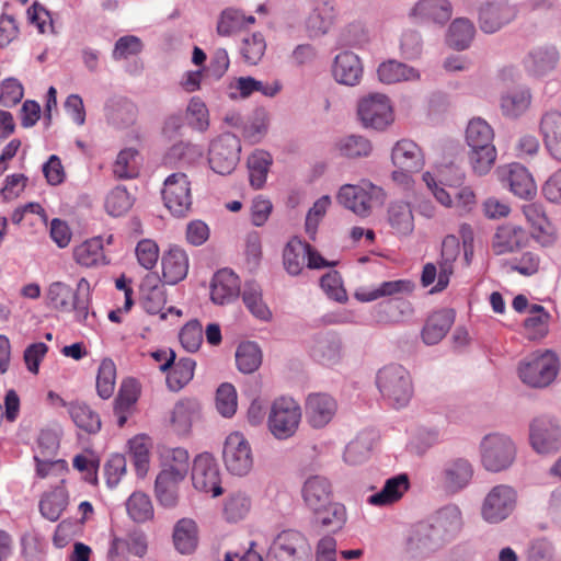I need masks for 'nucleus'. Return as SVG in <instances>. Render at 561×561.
I'll use <instances>...</instances> for the list:
<instances>
[{"label":"nucleus","mask_w":561,"mask_h":561,"mask_svg":"<svg viewBox=\"0 0 561 561\" xmlns=\"http://www.w3.org/2000/svg\"><path fill=\"white\" fill-rule=\"evenodd\" d=\"M341 352V342L335 337H322L313 346V356L322 364H334Z\"/></svg>","instance_id":"774afa93"},{"label":"nucleus","mask_w":561,"mask_h":561,"mask_svg":"<svg viewBox=\"0 0 561 561\" xmlns=\"http://www.w3.org/2000/svg\"><path fill=\"white\" fill-rule=\"evenodd\" d=\"M459 253L460 245L458 239L454 236H447L442 243L438 282L432 288L431 293L443 291L448 286L450 276L454 273V262Z\"/></svg>","instance_id":"c756f323"},{"label":"nucleus","mask_w":561,"mask_h":561,"mask_svg":"<svg viewBox=\"0 0 561 561\" xmlns=\"http://www.w3.org/2000/svg\"><path fill=\"white\" fill-rule=\"evenodd\" d=\"M48 304L56 310L70 311L71 300L75 299L73 289L60 282L53 283L48 288Z\"/></svg>","instance_id":"e2e57ef3"},{"label":"nucleus","mask_w":561,"mask_h":561,"mask_svg":"<svg viewBox=\"0 0 561 561\" xmlns=\"http://www.w3.org/2000/svg\"><path fill=\"white\" fill-rule=\"evenodd\" d=\"M515 16L512 7L505 3H489L481 8L479 13L480 27L485 33H494Z\"/></svg>","instance_id":"2f4dec72"},{"label":"nucleus","mask_w":561,"mask_h":561,"mask_svg":"<svg viewBox=\"0 0 561 561\" xmlns=\"http://www.w3.org/2000/svg\"><path fill=\"white\" fill-rule=\"evenodd\" d=\"M414 289V284L409 279H397L381 283L378 287L370 290H360L356 297L360 301H374L381 297L394 296L398 294H410Z\"/></svg>","instance_id":"37998d69"},{"label":"nucleus","mask_w":561,"mask_h":561,"mask_svg":"<svg viewBox=\"0 0 561 561\" xmlns=\"http://www.w3.org/2000/svg\"><path fill=\"white\" fill-rule=\"evenodd\" d=\"M531 103L528 89H518L504 94L501 99V110L505 116L518 117L524 114Z\"/></svg>","instance_id":"13d9d810"},{"label":"nucleus","mask_w":561,"mask_h":561,"mask_svg":"<svg viewBox=\"0 0 561 561\" xmlns=\"http://www.w3.org/2000/svg\"><path fill=\"white\" fill-rule=\"evenodd\" d=\"M69 414L75 424L89 434H95L101 430L100 415L88 404L82 402H72L68 408Z\"/></svg>","instance_id":"09e8293b"},{"label":"nucleus","mask_w":561,"mask_h":561,"mask_svg":"<svg viewBox=\"0 0 561 561\" xmlns=\"http://www.w3.org/2000/svg\"><path fill=\"white\" fill-rule=\"evenodd\" d=\"M75 261L83 267H98L110 264L104 253L103 240L94 237L83 241L73 249Z\"/></svg>","instance_id":"7c9ffc66"},{"label":"nucleus","mask_w":561,"mask_h":561,"mask_svg":"<svg viewBox=\"0 0 561 561\" xmlns=\"http://www.w3.org/2000/svg\"><path fill=\"white\" fill-rule=\"evenodd\" d=\"M68 505V492L62 486L43 494L39 501V512L42 516L50 522H56L61 516Z\"/></svg>","instance_id":"79ce46f5"},{"label":"nucleus","mask_w":561,"mask_h":561,"mask_svg":"<svg viewBox=\"0 0 561 561\" xmlns=\"http://www.w3.org/2000/svg\"><path fill=\"white\" fill-rule=\"evenodd\" d=\"M239 293L240 280L232 271L224 268L214 275L210 285V298L214 304H230L238 297Z\"/></svg>","instance_id":"393cba45"},{"label":"nucleus","mask_w":561,"mask_h":561,"mask_svg":"<svg viewBox=\"0 0 561 561\" xmlns=\"http://www.w3.org/2000/svg\"><path fill=\"white\" fill-rule=\"evenodd\" d=\"M133 205L131 197L125 187L116 186L106 196L105 209L114 217L126 214Z\"/></svg>","instance_id":"69168bd1"},{"label":"nucleus","mask_w":561,"mask_h":561,"mask_svg":"<svg viewBox=\"0 0 561 561\" xmlns=\"http://www.w3.org/2000/svg\"><path fill=\"white\" fill-rule=\"evenodd\" d=\"M173 542L176 550L182 554L194 552L198 543L196 523L191 518L180 519L173 530Z\"/></svg>","instance_id":"58836bf2"},{"label":"nucleus","mask_w":561,"mask_h":561,"mask_svg":"<svg viewBox=\"0 0 561 561\" xmlns=\"http://www.w3.org/2000/svg\"><path fill=\"white\" fill-rule=\"evenodd\" d=\"M335 148L342 157L362 158L368 157L373 151V145L369 139L360 135H348L341 138Z\"/></svg>","instance_id":"6e6d98bb"},{"label":"nucleus","mask_w":561,"mask_h":561,"mask_svg":"<svg viewBox=\"0 0 561 561\" xmlns=\"http://www.w3.org/2000/svg\"><path fill=\"white\" fill-rule=\"evenodd\" d=\"M128 516L136 523H145L153 517L154 511L151 499L141 491L130 494L126 501Z\"/></svg>","instance_id":"5fc2aeb1"},{"label":"nucleus","mask_w":561,"mask_h":561,"mask_svg":"<svg viewBox=\"0 0 561 561\" xmlns=\"http://www.w3.org/2000/svg\"><path fill=\"white\" fill-rule=\"evenodd\" d=\"M529 438L538 454L558 451L561 448V424L552 416H538L530 423Z\"/></svg>","instance_id":"9d476101"},{"label":"nucleus","mask_w":561,"mask_h":561,"mask_svg":"<svg viewBox=\"0 0 561 561\" xmlns=\"http://www.w3.org/2000/svg\"><path fill=\"white\" fill-rule=\"evenodd\" d=\"M250 511V500L241 492L228 496L224 505V516L228 522H238L247 516Z\"/></svg>","instance_id":"338daca9"},{"label":"nucleus","mask_w":561,"mask_h":561,"mask_svg":"<svg viewBox=\"0 0 561 561\" xmlns=\"http://www.w3.org/2000/svg\"><path fill=\"white\" fill-rule=\"evenodd\" d=\"M528 241V232L525 229L506 224L497 228L492 240V250L496 255L514 253L526 247Z\"/></svg>","instance_id":"412c9836"},{"label":"nucleus","mask_w":561,"mask_h":561,"mask_svg":"<svg viewBox=\"0 0 561 561\" xmlns=\"http://www.w3.org/2000/svg\"><path fill=\"white\" fill-rule=\"evenodd\" d=\"M499 178L510 190L522 198H531L537 191L535 181L528 170L519 163L499 168Z\"/></svg>","instance_id":"a211bd4d"},{"label":"nucleus","mask_w":561,"mask_h":561,"mask_svg":"<svg viewBox=\"0 0 561 561\" xmlns=\"http://www.w3.org/2000/svg\"><path fill=\"white\" fill-rule=\"evenodd\" d=\"M381 187L369 181H363L358 185L345 184L337 194V199L345 208L360 217L370 215L375 203L383 199Z\"/></svg>","instance_id":"20e7f679"},{"label":"nucleus","mask_w":561,"mask_h":561,"mask_svg":"<svg viewBox=\"0 0 561 561\" xmlns=\"http://www.w3.org/2000/svg\"><path fill=\"white\" fill-rule=\"evenodd\" d=\"M494 133L492 127L482 118H472L466 130V140L471 148L470 162L473 171L483 175L493 167L496 150L493 145Z\"/></svg>","instance_id":"f257e3e1"},{"label":"nucleus","mask_w":561,"mask_h":561,"mask_svg":"<svg viewBox=\"0 0 561 561\" xmlns=\"http://www.w3.org/2000/svg\"><path fill=\"white\" fill-rule=\"evenodd\" d=\"M184 480L159 474L154 481V494L160 505L174 507L179 502V488Z\"/></svg>","instance_id":"8fccbe9b"},{"label":"nucleus","mask_w":561,"mask_h":561,"mask_svg":"<svg viewBox=\"0 0 561 561\" xmlns=\"http://www.w3.org/2000/svg\"><path fill=\"white\" fill-rule=\"evenodd\" d=\"M524 322L525 334L529 340H540L548 333L549 313L540 305H531Z\"/></svg>","instance_id":"3c124183"},{"label":"nucleus","mask_w":561,"mask_h":561,"mask_svg":"<svg viewBox=\"0 0 561 561\" xmlns=\"http://www.w3.org/2000/svg\"><path fill=\"white\" fill-rule=\"evenodd\" d=\"M463 172L455 165H448L440 171V183L453 190L454 204L460 214L470 211L476 205V194L468 187H458L463 181Z\"/></svg>","instance_id":"dca6fc26"},{"label":"nucleus","mask_w":561,"mask_h":561,"mask_svg":"<svg viewBox=\"0 0 561 561\" xmlns=\"http://www.w3.org/2000/svg\"><path fill=\"white\" fill-rule=\"evenodd\" d=\"M559 371V358L552 351H536L526 357L518 367L523 382L542 388L549 386Z\"/></svg>","instance_id":"7ed1b4c3"},{"label":"nucleus","mask_w":561,"mask_h":561,"mask_svg":"<svg viewBox=\"0 0 561 561\" xmlns=\"http://www.w3.org/2000/svg\"><path fill=\"white\" fill-rule=\"evenodd\" d=\"M540 131L546 147L550 151L561 140V113L557 111L547 112L541 118Z\"/></svg>","instance_id":"052dcab7"},{"label":"nucleus","mask_w":561,"mask_h":561,"mask_svg":"<svg viewBox=\"0 0 561 561\" xmlns=\"http://www.w3.org/2000/svg\"><path fill=\"white\" fill-rule=\"evenodd\" d=\"M409 489L407 474H399L388 479L380 492L369 496L368 502L373 505L383 506L400 500Z\"/></svg>","instance_id":"ea45409f"},{"label":"nucleus","mask_w":561,"mask_h":561,"mask_svg":"<svg viewBox=\"0 0 561 561\" xmlns=\"http://www.w3.org/2000/svg\"><path fill=\"white\" fill-rule=\"evenodd\" d=\"M443 545L451 541L462 527L461 512L456 505H447L433 516L428 524Z\"/></svg>","instance_id":"aec40b11"},{"label":"nucleus","mask_w":561,"mask_h":561,"mask_svg":"<svg viewBox=\"0 0 561 561\" xmlns=\"http://www.w3.org/2000/svg\"><path fill=\"white\" fill-rule=\"evenodd\" d=\"M127 549L130 553L137 557H144L147 552L146 536L141 533H131L126 539L114 538L111 543L108 557L111 561H124L121 556Z\"/></svg>","instance_id":"a19ab883"},{"label":"nucleus","mask_w":561,"mask_h":561,"mask_svg":"<svg viewBox=\"0 0 561 561\" xmlns=\"http://www.w3.org/2000/svg\"><path fill=\"white\" fill-rule=\"evenodd\" d=\"M336 411L334 399L328 394H310L306 402V414L313 427H323Z\"/></svg>","instance_id":"c85d7f7f"},{"label":"nucleus","mask_w":561,"mask_h":561,"mask_svg":"<svg viewBox=\"0 0 561 561\" xmlns=\"http://www.w3.org/2000/svg\"><path fill=\"white\" fill-rule=\"evenodd\" d=\"M308 252L309 243L297 237L287 242L283 250V265L289 275L297 276L301 273Z\"/></svg>","instance_id":"4c0bfd02"},{"label":"nucleus","mask_w":561,"mask_h":561,"mask_svg":"<svg viewBox=\"0 0 561 561\" xmlns=\"http://www.w3.org/2000/svg\"><path fill=\"white\" fill-rule=\"evenodd\" d=\"M236 363L241 373H254L262 364L261 348L254 342L241 343L236 352Z\"/></svg>","instance_id":"4d7b16f0"},{"label":"nucleus","mask_w":561,"mask_h":561,"mask_svg":"<svg viewBox=\"0 0 561 561\" xmlns=\"http://www.w3.org/2000/svg\"><path fill=\"white\" fill-rule=\"evenodd\" d=\"M140 304L144 310L149 314H160V319L167 318L164 306L167 302V295L164 284L156 274H147L140 285Z\"/></svg>","instance_id":"6ab92c4d"},{"label":"nucleus","mask_w":561,"mask_h":561,"mask_svg":"<svg viewBox=\"0 0 561 561\" xmlns=\"http://www.w3.org/2000/svg\"><path fill=\"white\" fill-rule=\"evenodd\" d=\"M313 525L322 530L336 534L341 531L347 522V512L345 506L339 502H331L312 511Z\"/></svg>","instance_id":"cd10ccee"},{"label":"nucleus","mask_w":561,"mask_h":561,"mask_svg":"<svg viewBox=\"0 0 561 561\" xmlns=\"http://www.w3.org/2000/svg\"><path fill=\"white\" fill-rule=\"evenodd\" d=\"M474 32V26L468 19H456L448 28L447 44L457 50L466 49L473 39Z\"/></svg>","instance_id":"603ef678"},{"label":"nucleus","mask_w":561,"mask_h":561,"mask_svg":"<svg viewBox=\"0 0 561 561\" xmlns=\"http://www.w3.org/2000/svg\"><path fill=\"white\" fill-rule=\"evenodd\" d=\"M483 467L491 472L507 469L514 461L516 448L512 439L502 434L484 436L480 445Z\"/></svg>","instance_id":"39448f33"},{"label":"nucleus","mask_w":561,"mask_h":561,"mask_svg":"<svg viewBox=\"0 0 561 561\" xmlns=\"http://www.w3.org/2000/svg\"><path fill=\"white\" fill-rule=\"evenodd\" d=\"M162 199L164 206L174 216H185L192 207V187L188 176L183 172L170 174L163 183Z\"/></svg>","instance_id":"6e6552de"},{"label":"nucleus","mask_w":561,"mask_h":561,"mask_svg":"<svg viewBox=\"0 0 561 561\" xmlns=\"http://www.w3.org/2000/svg\"><path fill=\"white\" fill-rule=\"evenodd\" d=\"M377 72L379 80L387 84L416 80L420 78L417 70L396 60L382 62Z\"/></svg>","instance_id":"de8ad7c7"},{"label":"nucleus","mask_w":561,"mask_h":561,"mask_svg":"<svg viewBox=\"0 0 561 561\" xmlns=\"http://www.w3.org/2000/svg\"><path fill=\"white\" fill-rule=\"evenodd\" d=\"M453 14L448 0H420L410 11V16L420 23H446Z\"/></svg>","instance_id":"b1692460"},{"label":"nucleus","mask_w":561,"mask_h":561,"mask_svg":"<svg viewBox=\"0 0 561 561\" xmlns=\"http://www.w3.org/2000/svg\"><path fill=\"white\" fill-rule=\"evenodd\" d=\"M300 419L299 404L290 398L282 397L271 407L268 428L277 439H287L296 433Z\"/></svg>","instance_id":"423d86ee"},{"label":"nucleus","mask_w":561,"mask_h":561,"mask_svg":"<svg viewBox=\"0 0 561 561\" xmlns=\"http://www.w3.org/2000/svg\"><path fill=\"white\" fill-rule=\"evenodd\" d=\"M249 180L253 188H262L266 182L272 164V157L267 151L255 150L248 158Z\"/></svg>","instance_id":"49530a36"},{"label":"nucleus","mask_w":561,"mask_h":561,"mask_svg":"<svg viewBox=\"0 0 561 561\" xmlns=\"http://www.w3.org/2000/svg\"><path fill=\"white\" fill-rule=\"evenodd\" d=\"M559 61V54L553 47H540L529 53L524 60L525 68L534 76H545L552 71Z\"/></svg>","instance_id":"f704fd0d"},{"label":"nucleus","mask_w":561,"mask_h":561,"mask_svg":"<svg viewBox=\"0 0 561 561\" xmlns=\"http://www.w3.org/2000/svg\"><path fill=\"white\" fill-rule=\"evenodd\" d=\"M454 323V312L443 309L433 312L425 322L422 339L425 344H437L449 331Z\"/></svg>","instance_id":"72a5a7b5"},{"label":"nucleus","mask_w":561,"mask_h":561,"mask_svg":"<svg viewBox=\"0 0 561 561\" xmlns=\"http://www.w3.org/2000/svg\"><path fill=\"white\" fill-rule=\"evenodd\" d=\"M159 459V474L185 480L190 470V455L185 448L163 447L160 450Z\"/></svg>","instance_id":"a878e982"},{"label":"nucleus","mask_w":561,"mask_h":561,"mask_svg":"<svg viewBox=\"0 0 561 561\" xmlns=\"http://www.w3.org/2000/svg\"><path fill=\"white\" fill-rule=\"evenodd\" d=\"M222 458L227 470L236 476H245L253 466L251 446L239 432L227 436Z\"/></svg>","instance_id":"9b49d317"},{"label":"nucleus","mask_w":561,"mask_h":561,"mask_svg":"<svg viewBox=\"0 0 561 561\" xmlns=\"http://www.w3.org/2000/svg\"><path fill=\"white\" fill-rule=\"evenodd\" d=\"M301 495L306 506L312 512L333 502L331 482L322 476L309 477L302 485Z\"/></svg>","instance_id":"5701e85b"},{"label":"nucleus","mask_w":561,"mask_h":561,"mask_svg":"<svg viewBox=\"0 0 561 561\" xmlns=\"http://www.w3.org/2000/svg\"><path fill=\"white\" fill-rule=\"evenodd\" d=\"M152 443L149 436L139 434L128 440V455L138 477L144 478L150 467Z\"/></svg>","instance_id":"e433bc0d"},{"label":"nucleus","mask_w":561,"mask_h":561,"mask_svg":"<svg viewBox=\"0 0 561 561\" xmlns=\"http://www.w3.org/2000/svg\"><path fill=\"white\" fill-rule=\"evenodd\" d=\"M192 481L196 490L210 493L214 497L222 494L220 470L216 459L208 453L195 457Z\"/></svg>","instance_id":"f8f14e48"},{"label":"nucleus","mask_w":561,"mask_h":561,"mask_svg":"<svg viewBox=\"0 0 561 561\" xmlns=\"http://www.w3.org/2000/svg\"><path fill=\"white\" fill-rule=\"evenodd\" d=\"M190 260L185 250L178 245L170 247L161 256V282L176 285L187 276Z\"/></svg>","instance_id":"f3484780"},{"label":"nucleus","mask_w":561,"mask_h":561,"mask_svg":"<svg viewBox=\"0 0 561 561\" xmlns=\"http://www.w3.org/2000/svg\"><path fill=\"white\" fill-rule=\"evenodd\" d=\"M392 163L403 173L419 172L424 167V154L412 140H399L391 152Z\"/></svg>","instance_id":"4be33fe9"},{"label":"nucleus","mask_w":561,"mask_h":561,"mask_svg":"<svg viewBox=\"0 0 561 561\" xmlns=\"http://www.w3.org/2000/svg\"><path fill=\"white\" fill-rule=\"evenodd\" d=\"M443 546L428 524H420L407 541V550L414 557L434 552Z\"/></svg>","instance_id":"473e14b6"},{"label":"nucleus","mask_w":561,"mask_h":561,"mask_svg":"<svg viewBox=\"0 0 561 561\" xmlns=\"http://www.w3.org/2000/svg\"><path fill=\"white\" fill-rule=\"evenodd\" d=\"M332 73L339 83L353 87L359 83L363 66L357 55L342 51L334 59Z\"/></svg>","instance_id":"bb28decb"},{"label":"nucleus","mask_w":561,"mask_h":561,"mask_svg":"<svg viewBox=\"0 0 561 561\" xmlns=\"http://www.w3.org/2000/svg\"><path fill=\"white\" fill-rule=\"evenodd\" d=\"M387 220L392 232L398 236H408L414 229V216L409 203L393 202L389 205Z\"/></svg>","instance_id":"c9c22d12"},{"label":"nucleus","mask_w":561,"mask_h":561,"mask_svg":"<svg viewBox=\"0 0 561 561\" xmlns=\"http://www.w3.org/2000/svg\"><path fill=\"white\" fill-rule=\"evenodd\" d=\"M365 127L382 130L393 122V112L389 99L383 94H371L363 99L357 108Z\"/></svg>","instance_id":"ddd939ff"},{"label":"nucleus","mask_w":561,"mask_h":561,"mask_svg":"<svg viewBox=\"0 0 561 561\" xmlns=\"http://www.w3.org/2000/svg\"><path fill=\"white\" fill-rule=\"evenodd\" d=\"M254 22L253 15L245 16L240 10L229 8L220 14L217 33L221 36H229Z\"/></svg>","instance_id":"864d4df0"},{"label":"nucleus","mask_w":561,"mask_h":561,"mask_svg":"<svg viewBox=\"0 0 561 561\" xmlns=\"http://www.w3.org/2000/svg\"><path fill=\"white\" fill-rule=\"evenodd\" d=\"M116 366L110 358H104L98 370L96 391L102 399H108L115 390Z\"/></svg>","instance_id":"bf43d9fd"},{"label":"nucleus","mask_w":561,"mask_h":561,"mask_svg":"<svg viewBox=\"0 0 561 561\" xmlns=\"http://www.w3.org/2000/svg\"><path fill=\"white\" fill-rule=\"evenodd\" d=\"M473 473V466L468 459L462 457L453 458L443 466L438 476V483L445 492L455 494L469 485Z\"/></svg>","instance_id":"2eb2a0df"},{"label":"nucleus","mask_w":561,"mask_h":561,"mask_svg":"<svg viewBox=\"0 0 561 561\" xmlns=\"http://www.w3.org/2000/svg\"><path fill=\"white\" fill-rule=\"evenodd\" d=\"M137 150L127 148L122 150L113 165V173L118 179H133L138 174Z\"/></svg>","instance_id":"0e129e2a"},{"label":"nucleus","mask_w":561,"mask_h":561,"mask_svg":"<svg viewBox=\"0 0 561 561\" xmlns=\"http://www.w3.org/2000/svg\"><path fill=\"white\" fill-rule=\"evenodd\" d=\"M516 491L506 484L493 486L483 500L481 515L488 523H500L507 518L515 508Z\"/></svg>","instance_id":"1a4fd4ad"},{"label":"nucleus","mask_w":561,"mask_h":561,"mask_svg":"<svg viewBox=\"0 0 561 561\" xmlns=\"http://www.w3.org/2000/svg\"><path fill=\"white\" fill-rule=\"evenodd\" d=\"M335 9L330 1L317 4L307 19V27L312 36L325 34L334 23Z\"/></svg>","instance_id":"c03bdc74"},{"label":"nucleus","mask_w":561,"mask_h":561,"mask_svg":"<svg viewBox=\"0 0 561 561\" xmlns=\"http://www.w3.org/2000/svg\"><path fill=\"white\" fill-rule=\"evenodd\" d=\"M310 546L306 536L298 530H284L276 536L271 548L270 558L282 561L301 560L309 556Z\"/></svg>","instance_id":"4468645a"},{"label":"nucleus","mask_w":561,"mask_h":561,"mask_svg":"<svg viewBox=\"0 0 561 561\" xmlns=\"http://www.w3.org/2000/svg\"><path fill=\"white\" fill-rule=\"evenodd\" d=\"M240 139L226 133L217 137L208 150V163L211 170L218 174H230L240 160Z\"/></svg>","instance_id":"0eeeda50"},{"label":"nucleus","mask_w":561,"mask_h":561,"mask_svg":"<svg viewBox=\"0 0 561 561\" xmlns=\"http://www.w3.org/2000/svg\"><path fill=\"white\" fill-rule=\"evenodd\" d=\"M376 383L382 398L396 409L405 407L413 397L412 377L401 365L391 364L379 369Z\"/></svg>","instance_id":"f03ea898"},{"label":"nucleus","mask_w":561,"mask_h":561,"mask_svg":"<svg viewBox=\"0 0 561 561\" xmlns=\"http://www.w3.org/2000/svg\"><path fill=\"white\" fill-rule=\"evenodd\" d=\"M195 366V360L190 357H182L179 360H174L167 370L168 388L174 392L183 389L193 379Z\"/></svg>","instance_id":"a18cd8bd"},{"label":"nucleus","mask_w":561,"mask_h":561,"mask_svg":"<svg viewBox=\"0 0 561 561\" xmlns=\"http://www.w3.org/2000/svg\"><path fill=\"white\" fill-rule=\"evenodd\" d=\"M242 299L249 311L254 317L261 320L270 319L271 311L263 302L261 289L256 284L250 283L245 285L242 293Z\"/></svg>","instance_id":"680f3d73"}]
</instances>
